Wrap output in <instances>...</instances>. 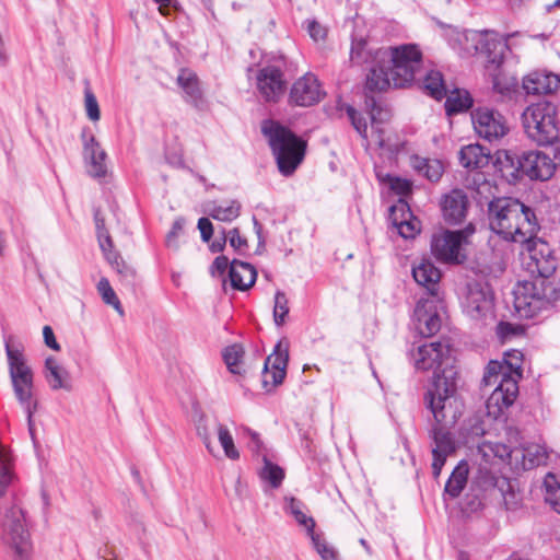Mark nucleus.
<instances>
[{"label": "nucleus", "instance_id": "1", "mask_svg": "<svg viewBox=\"0 0 560 560\" xmlns=\"http://www.w3.org/2000/svg\"><path fill=\"white\" fill-rule=\"evenodd\" d=\"M456 371L436 374L424 402L433 415L434 425L430 430L432 445V474L438 478L446 458L455 453L456 443L450 431L463 415L464 405L456 396Z\"/></svg>", "mask_w": 560, "mask_h": 560}, {"label": "nucleus", "instance_id": "2", "mask_svg": "<svg viewBox=\"0 0 560 560\" xmlns=\"http://www.w3.org/2000/svg\"><path fill=\"white\" fill-rule=\"evenodd\" d=\"M524 244H527L530 253L532 262L528 268L533 279L516 284L513 291L514 307L521 317L532 318L555 299L556 288L550 277L555 273L559 259L549 245L537 235L532 242Z\"/></svg>", "mask_w": 560, "mask_h": 560}, {"label": "nucleus", "instance_id": "3", "mask_svg": "<svg viewBox=\"0 0 560 560\" xmlns=\"http://www.w3.org/2000/svg\"><path fill=\"white\" fill-rule=\"evenodd\" d=\"M488 221L492 232L505 241L521 243L532 242L540 230L535 211L511 197L488 200Z\"/></svg>", "mask_w": 560, "mask_h": 560}, {"label": "nucleus", "instance_id": "4", "mask_svg": "<svg viewBox=\"0 0 560 560\" xmlns=\"http://www.w3.org/2000/svg\"><path fill=\"white\" fill-rule=\"evenodd\" d=\"M523 353L511 350L504 353L503 361H490L486 366L482 382L486 386L497 384L487 400L488 413L500 417L504 409L512 406L518 395V380L522 378Z\"/></svg>", "mask_w": 560, "mask_h": 560}, {"label": "nucleus", "instance_id": "5", "mask_svg": "<svg viewBox=\"0 0 560 560\" xmlns=\"http://www.w3.org/2000/svg\"><path fill=\"white\" fill-rule=\"evenodd\" d=\"M261 131L268 139L279 172L283 176L292 175L304 160L306 142L290 129L271 120L262 124Z\"/></svg>", "mask_w": 560, "mask_h": 560}, {"label": "nucleus", "instance_id": "6", "mask_svg": "<svg viewBox=\"0 0 560 560\" xmlns=\"http://www.w3.org/2000/svg\"><path fill=\"white\" fill-rule=\"evenodd\" d=\"M1 541L7 546L14 560H31L32 542L27 529L26 516L18 502L3 508L1 521Z\"/></svg>", "mask_w": 560, "mask_h": 560}, {"label": "nucleus", "instance_id": "7", "mask_svg": "<svg viewBox=\"0 0 560 560\" xmlns=\"http://www.w3.org/2000/svg\"><path fill=\"white\" fill-rule=\"evenodd\" d=\"M374 57L380 63H387L390 68L395 88L409 85L422 65V54L415 44L378 48Z\"/></svg>", "mask_w": 560, "mask_h": 560}, {"label": "nucleus", "instance_id": "8", "mask_svg": "<svg viewBox=\"0 0 560 560\" xmlns=\"http://www.w3.org/2000/svg\"><path fill=\"white\" fill-rule=\"evenodd\" d=\"M557 108L550 102L529 105L522 115L523 127L527 137L538 145L555 143L559 137Z\"/></svg>", "mask_w": 560, "mask_h": 560}, {"label": "nucleus", "instance_id": "9", "mask_svg": "<svg viewBox=\"0 0 560 560\" xmlns=\"http://www.w3.org/2000/svg\"><path fill=\"white\" fill-rule=\"evenodd\" d=\"M415 366L417 370H433V378L443 375L445 371H455L453 363V349L447 342L434 341L419 346L413 353Z\"/></svg>", "mask_w": 560, "mask_h": 560}, {"label": "nucleus", "instance_id": "10", "mask_svg": "<svg viewBox=\"0 0 560 560\" xmlns=\"http://www.w3.org/2000/svg\"><path fill=\"white\" fill-rule=\"evenodd\" d=\"M464 232L442 231L432 235L431 253L440 261L462 264L466 255L462 252Z\"/></svg>", "mask_w": 560, "mask_h": 560}, {"label": "nucleus", "instance_id": "11", "mask_svg": "<svg viewBox=\"0 0 560 560\" xmlns=\"http://www.w3.org/2000/svg\"><path fill=\"white\" fill-rule=\"evenodd\" d=\"M471 120L476 133L489 142L501 139L509 131L505 118L499 112L487 107L472 110Z\"/></svg>", "mask_w": 560, "mask_h": 560}, {"label": "nucleus", "instance_id": "12", "mask_svg": "<svg viewBox=\"0 0 560 560\" xmlns=\"http://www.w3.org/2000/svg\"><path fill=\"white\" fill-rule=\"evenodd\" d=\"M290 342L287 338L280 339L270 355L267 357L262 370V384L278 386L282 384L289 361Z\"/></svg>", "mask_w": 560, "mask_h": 560}, {"label": "nucleus", "instance_id": "13", "mask_svg": "<svg viewBox=\"0 0 560 560\" xmlns=\"http://www.w3.org/2000/svg\"><path fill=\"white\" fill-rule=\"evenodd\" d=\"M257 88L267 102H277L285 91V81L280 69L268 66L258 71Z\"/></svg>", "mask_w": 560, "mask_h": 560}, {"label": "nucleus", "instance_id": "14", "mask_svg": "<svg viewBox=\"0 0 560 560\" xmlns=\"http://www.w3.org/2000/svg\"><path fill=\"white\" fill-rule=\"evenodd\" d=\"M322 96L320 85L312 73L298 79L290 91V102L298 106H312L318 103Z\"/></svg>", "mask_w": 560, "mask_h": 560}, {"label": "nucleus", "instance_id": "15", "mask_svg": "<svg viewBox=\"0 0 560 560\" xmlns=\"http://www.w3.org/2000/svg\"><path fill=\"white\" fill-rule=\"evenodd\" d=\"M522 163L523 175L536 180L549 179L556 170L555 162L540 151L523 152Z\"/></svg>", "mask_w": 560, "mask_h": 560}, {"label": "nucleus", "instance_id": "16", "mask_svg": "<svg viewBox=\"0 0 560 560\" xmlns=\"http://www.w3.org/2000/svg\"><path fill=\"white\" fill-rule=\"evenodd\" d=\"M5 353L11 382L33 380V371L26 363L22 343L9 339L5 342Z\"/></svg>", "mask_w": 560, "mask_h": 560}, {"label": "nucleus", "instance_id": "17", "mask_svg": "<svg viewBox=\"0 0 560 560\" xmlns=\"http://www.w3.org/2000/svg\"><path fill=\"white\" fill-rule=\"evenodd\" d=\"M417 330L424 337L436 334L441 328V317L432 301H419L415 308Z\"/></svg>", "mask_w": 560, "mask_h": 560}, {"label": "nucleus", "instance_id": "18", "mask_svg": "<svg viewBox=\"0 0 560 560\" xmlns=\"http://www.w3.org/2000/svg\"><path fill=\"white\" fill-rule=\"evenodd\" d=\"M83 156L88 164V173L92 177L101 178L106 175V152L100 147L93 135L89 138L84 137Z\"/></svg>", "mask_w": 560, "mask_h": 560}, {"label": "nucleus", "instance_id": "19", "mask_svg": "<svg viewBox=\"0 0 560 560\" xmlns=\"http://www.w3.org/2000/svg\"><path fill=\"white\" fill-rule=\"evenodd\" d=\"M560 86V79L551 72L534 71L523 79L526 94H550Z\"/></svg>", "mask_w": 560, "mask_h": 560}, {"label": "nucleus", "instance_id": "20", "mask_svg": "<svg viewBox=\"0 0 560 560\" xmlns=\"http://www.w3.org/2000/svg\"><path fill=\"white\" fill-rule=\"evenodd\" d=\"M412 214L406 202H399L390 207L389 218L397 232L404 238L415 237L419 231V221L411 219Z\"/></svg>", "mask_w": 560, "mask_h": 560}, {"label": "nucleus", "instance_id": "21", "mask_svg": "<svg viewBox=\"0 0 560 560\" xmlns=\"http://www.w3.org/2000/svg\"><path fill=\"white\" fill-rule=\"evenodd\" d=\"M468 199L462 189H454L444 197L442 210L444 218L450 223H459L466 215Z\"/></svg>", "mask_w": 560, "mask_h": 560}, {"label": "nucleus", "instance_id": "22", "mask_svg": "<svg viewBox=\"0 0 560 560\" xmlns=\"http://www.w3.org/2000/svg\"><path fill=\"white\" fill-rule=\"evenodd\" d=\"M412 277L415 281L424 287L431 295L438 294L441 271L428 259H422L412 267Z\"/></svg>", "mask_w": 560, "mask_h": 560}, {"label": "nucleus", "instance_id": "23", "mask_svg": "<svg viewBox=\"0 0 560 560\" xmlns=\"http://www.w3.org/2000/svg\"><path fill=\"white\" fill-rule=\"evenodd\" d=\"M229 278L233 289L245 291L255 283L257 272L250 264L234 259L230 264Z\"/></svg>", "mask_w": 560, "mask_h": 560}, {"label": "nucleus", "instance_id": "24", "mask_svg": "<svg viewBox=\"0 0 560 560\" xmlns=\"http://www.w3.org/2000/svg\"><path fill=\"white\" fill-rule=\"evenodd\" d=\"M44 375L52 390L70 392L72 389L70 373L52 357L45 360Z\"/></svg>", "mask_w": 560, "mask_h": 560}, {"label": "nucleus", "instance_id": "25", "mask_svg": "<svg viewBox=\"0 0 560 560\" xmlns=\"http://www.w3.org/2000/svg\"><path fill=\"white\" fill-rule=\"evenodd\" d=\"M497 486V478L486 467H479L471 479V490L476 491L475 499L468 503L470 511H477L482 506L479 493L487 492L494 489Z\"/></svg>", "mask_w": 560, "mask_h": 560}, {"label": "nucleus", "instance_id": "26", "mask_svg": "<svg viewBox=\"0 0 560 560\" xmlns=\"http://www.w3.org/2000/svg\"><path fill=\"white\" fill-rule=\"evenodd\" d=\"M177 84L184 91L185 101L195 107H199L202 103V92L197 74L189 69H180Z\"/></svg>", "mask_w": 560, "mask_h": 560}, {"label": "nucleus", "instance_id": "27", "mask_svg": "<svg viewBox=\"0 0 560 560\" xmlns=\"http://www.w3.org/2000/svg\"><path fill=\"white\" fill-rule=\"evenodd\" d=\"M489 150L478 143L465 145L459 151V163L465 168H482L489 164Z\"/></svg>", "mask_w": 560, "mask_h": 560}, {"label": "nucleus", "instance_id": "28", "mask_svg": "<svg viewBox=\"0 0 560 560\" xmlns=\"http://www.w3.org/2000/svg\"><path fill=\"white\" fill-rule=\"evenodd\" d=\"M16 399L27 413V422L31 434H33V413L36 411L37 402L33 399V380L11 382Z\"/></svg>", "mask_w": 560, "mask_h": 560}, {"label": "nucleus", "instance_id": "29", "mask_svg": "<svg viewBox=\"0 0 560 560\" xmlns=\"http://www.w3.org/2000/svg\"><path fill=\"white\" fill-rule=\"evenodd\" d=\"M492 307L491 298L479 288H470L466 301V312L475 319L485 317Z\"/></svg>", "mask_w": 560, "mask_h": 560}, {"label": "nucleus", "instance_id": "30", "mask_svg": "<svg viewBox=\"0 0 560 560\" xmlns=\"http://www.w3.org/2000/svg\"><path fill=\"white\" fill-rule=\"evenodd\" d=\"M370 65H372V67L366 77V90L371 92H382L393 85L392 70L387 63L374 61Z\"/></svg>", "mask_w": 560, "mask_h": 560}, {"label": "nucleus", "instance_id": "31", "mask_svg": "<svg viewBox=\"0 0 560 560\" xmlns=\"http://www.w3.org/2000/svg\"><path fill=\"white\" fill-rule=\"evenodd\" d=\"M497 164L502 176L509 182H516L523 176L522 154L504 151L498 154Z\"/></svg>", "mask_w": 560, "mask_h": 560}, {"label": "nucleus", "instance_id": "32", "mask_svg": "<svg viewBox=\"0 0 560 560\" xmlns=\"http://www.w3.org/2000/svg\"><path fill=\"white\" fill-rule=\"evenodd\" d=\"M106 260L115 268L122 285L135 292L138 282L135 268L128 265L117 252L106 253Z\"/></svg>", "mask_w": 560, "mask_h": 560}, {"label": "nucleus", "instance_id": "33", "mask_svg": "<svg viewBox=\"0 0 560 560\" xmlns=\"http://www.w3.org/2000/svg\"><path fill=\"white\" fill-rule=\"evenodd\" d=\"M492 77L493 90L503 97H511L517 91L518 81L515 77L506 74L499 67L497 70L490 68L488 70Z\"/></svg>", "mask_w": 560, "mask_h": 560}, {"label": "nucleus", "instance_id": "34", "mask_svg": "<svg viewBox=\"0 0 560 560\" xmlns=\"http://www.w3.org/2000/svg\"><path fill=\"white\" fill-rule=\"evenodd\" d=\"M445 112L448 116L464 112L472 106V98L465 90L455 89L445 95Z\"/></svg>", "mask_w": 560, "mask_h": 560}, {"label": "nucleus", "instance_id": "35", "mask_svg": "<svg viewBox=\"0 0 560 560\" xmlns=\"http://www.w3.org/2000/svg\"><path fill=\"white\" fill-rule=\"evenodd\" d=\"M468 472L469 469L467 463H459L453 470L445 485V493H447L451 498H457L467 483Z\"/></svg>", "mask_w": 560, "mask_h": 560}, {"label": "nucleus", "instance_id": "36", "mask_svg": "<svg viewBox=\"0 0 560 560\" xmlns=\"http://www.w3.org/2000/svg\"><path fill=\"white\" fill-rule=\"evenodd\" d=\"M483 421L478 416H472L466 419L459 429L460 441L468 445L475 442L485 434Z\"/></svg>", "mask_w": 560, "mask_h": 560}, {"label": "nucleus", "instance_id": "37", "mask_svg": "<svg viewBox=\"0 0 560 560\" xmlns=\"http://www.w3.org/2000/svg\"><path fill=\"white\" fill-rule=\"evenodd\" d=\"M509 37L510 35L504 38V42L497 39H486L483 42L481 49L487 55V70H490V68L497 70L499 67H501L503 62V51L506 47V40Z\"/></svg>", "mask_w": 560, "mask_h": 560}, {"label": "nucleus", "instance_id": "38", "mask_svg": "<svg viewBox=\"0 0 560 560\" xmlns=\"http://www.w3.org/2000/svg\"><path fill=\"white\" fill-rule=\"evenodd\" d=\"M378 49L373 50L364 38H353L350 51V60L355 65L371 63L377 61L374 57Z\"/></svg>", "mask_w": 560, "mask_h": 560}, {"label": "nucleus", "instance_id": "39", "mask_svg": "<svg viewBox=\"0 0 560 560\" xmlns=\"http://www.w3.org/2000/svg\"><path fill=\"white\" fill-rule=\"evenodd\" d=\"M285 502H287L285 511L288 513H290L301 526H304L307 534L310 536H312L315 533L314 532L315 521L313 520V517L307 516L304 513L303 502H301L300 500H296L293 497L285 498Z\"/></svg>", "mask_w": 560, "mask_h": 560}, {"label": "nucleus", "instance_id": "40", "mask_svg": "<svg viewBox=\"0 0 560 560\" xmlns=\"http://www.w3.org/2000/svg\"><path fill=\"white\" fill-rule=\"evenodd\" d=\"M423 88L436 101H441L446 95L445 83L440 71H429L424 78Z\"/></svg>", "mask_w": 560, "mask_h": 560}, {"label": "nucleus", "instance_id": "41", "mask_svg": "<svg viewBox=\"0 0 560 560\" xmlns=\"http://www.w3.org/2000/svg\"><path fill=\"white\" fill-rule=\"evenodd\" d=\"M241 212V203L236 200L214 205L210 210V217L222 222L235 220Z\"/></svg>", "mask_w": 560, "mask_h": 560}, {"label": "nucleus", "instance_id": "42", "mask_svg": "<svg viewBox=\"0 0 560 560\" xmlns=\"http://www.w3.org/2000/svg\"><path fill=\"white\" fill-rule=\"evenodd\" d=\"M413 167L431 182H436L443 174V165L438 160L417 158Z\"/></svg>", "mask_w": 560, "mask_h": 560}, {"label": "nucleus", "instance_id": "43", "mask_svg": "<svg viewBox=\"0 0 560 560\" xmlns=\"http://www.w3.org/2000/svg\"><path fill=\"white\" fill-rule=\"evenodd\" d=\"M192 421L195 423L197 435L202 440L205 446L210 453H213V445L211 442V431L208 428L205 413L199 407H194Z\"/></svg>", "mask_w": 560, "mask_h": 560}, {"label": "nucleus", "instance_id": "44", "mask_svg": "<svg viewBox=\"0 0 560 560\" xmlns=\"http://www.w3.org/2000/svg\"><path fill=\"white\" fill-rule=\"evenodd\" d=\"M218 440L224 451V454L228 458L232 460H236L240 458V452L235 447L233 436L228 429L222 423L217 424Z\"/></svg>", "mask_w": 560, "mask_h": 560}, {"label": "nucleus", "instance_id": "45", "mask_svg": "<svg viewBox=\"0 0 560 560\" xmlns=\"http://www.w3.org/2000/svg\"><path fill=\"white\" fill-rule=\"evenodd\" d=\"M264 464L260 477L268 481L272 488H279L284 479V470L271 463L266 456H264Z\"/></svg>", "mask_w": 560, "mask_h": 560}, {"label": "nucleus", "instance_id": "46", "mask_svg": "<svg viewBox=\"0 0 560 560\" xmlns=\"http://www.w3.org/2000/svg\"><path fill=\"white\" fill-rule=\"evenodd\" d=\"M13 479L10 457L7 450L0 445V497H2Z\"/></svg>", "mask_w": 560, "mask_h": 560}, {"label": "nucleus", "instance_id": "47", "mask_svg": "<svg viewBox=\"0 0 560 560\" xmlns=\"http://www.w3.org/2000/svg\"><path fill=\"white\" fill-rule=\"evenodd\" d=\"M244 355V349L241 345H232L224 349L223 351V360L229 369V371L233 374H240V363Z\"/></svg>", "mask_w": 560, "mask_h": 560}, {"label": "nucleus", "instance_id": "48", "mask_svg": "<svg viewBox=\"0 0 560 560\" xmlns=\"http://www.w3.org/2000/svg\"><path fill=\"white\" fill-rule=\"evenodd\" d=\"M97 291L101 294L104 303L113 306L118 312L119 315H124V310L121 307V304H120L115 291L113 290L108 279L101 278V280L97 283Z\"/></svg>", "mask_w": 560, "mask_h": 560}, {"label": "nucleus", "instance_id": "49", "mask_svg": "<svg viewBox=\"0 0 560 560\" xmlns=\"http://www.w3.org/2000/svg\"><path fill=\"white\" fill-rule=\"evenodd\" d=\"M365 105L370 112L371 125L375 128V125H382L387 121L390 117V113L387 108H383L375 100L374 96L365 97Z\"/></svg>", "mask_w": 560, "mask_h": 560}, {"label": "nucleus", "instance_id": "50", "mask_svg": "<svg viewBox=\"0 0 560 560\" xmlns=\"http://www.w3.org/2000/svg\"><path fill=\"white\" fill-rule=\"evenodd\" d=\"M497 335L498 338L502 341H509L512 340L515 337L523 336L525 332V327L520 324H513L509 322H500L497 325Z\"/></svg>", "mask_w": 560, "mask_h": 560}, {"label": "nucleus", "instance_id": "51", "mask_svg": "<svg viewBox=\"0 0 560 560\" xmlns=\"http://www.w3.org/2000/svg\"><path fill=\"white\" fill-rule=\"evenodd\" d=\"M289 314V301L282 291H277L275 295L273 306V320L277 326H282L285 323V317Z\"/></svg>", "mask_w": 560, "mask_h": 560}, {"label": "nucleus", "instance_id": "52", "mask_svg": "<svg viewBox=\"0 0 560 560\" xmlns=\"http://www.w3.org/2000/svg\"><path fill=\"white\" fill-rule=\"evenodd\" d=\"M478 452L486 458L488 462L491 456L499 457L503 459L506 456H510V452L505 445L499 443H490L483 442L478 444Z\"/></svg>", "mask_w": 560, "mask_h": 560}, {"label": "nucleus", "instance_id": "53", "mask_svg": "<svg viewBox=\"0 0 560 560\" xmlns=\"http://www.w3.org/2000/svg\"><path fill=\"white\" fill-rule=\"evenodd\" d=\"M348 118L351 121L353 128L358 131V133L366 139L368 138V124L365 118L352 106H347L346 108Z\"/></svg>", "mask_w": 560, "mask_h": 560}, {"label": "nucleus", "instance_id": "54", "mask_svg": "<svg viewBox=\"0 0 560 560\" xmlns=\"http://www.w3.org/2000/svg\"><path fill=\"white\" fill-rule=\"evenodd\" d=\"M523 458H528L533 466H538L547 460V453L540 445H529L523 450Z\"/></svg>", "mask_w": 560, "mask_h": 560}, {"label": "nucleus", "instance_id": "55", "mask_svg": "<svg viewBox=\"0 0 560 560\" xmlns=\"http://www.w3.org/2000/svg\"><path fill=\"white\" fill-rule=\"evenodd\" d=\"M84 103L88 117L92 121H97L101 117L97 100L90 89L84 91Z\"/></svg>", "mask_w": 560, "mask_h": 560}, {"label": "nucleus", "instance_id": "56", "mask_svg": "<svg viewBox=\"0 0 560 560\" xmlns=\"http://www.w3.org/2000/svg\"><path fill=\"white\" fill-rule=\"evenodd\" d=\"M185 220L183 218H178L174 221L171 231L166 235V245L170 248L178 249V237L184 231Z\"/></svg>", "mask_w": 560, "mask_h": 560}, {"label": "nucleus", "instance_id": "57", "mask_svg": "<svg viewBox=\"0 0 560 560\" xmlns=\"http://www.w3.org/2000/svg\"><path fill=\"white\" fill-rule=\"evenodd\" d=\"M310 537L323 560H338L337 552L326 542L322 541L319 535L314 533Z\"/></svg>", "mask_w": 560, "mask_h": 560}, {"label": "nucleus", "instance_id": "58", "mask_svg": "<svg viewBox=\"0 0 560 560\" xmlns=\"http://www.w3.org/2000/svg\"><path fill=\"white\" fill-rule=\"evenodd\" d=\"M546 502L560 514V486H550L546 482Z\"/></svg>", "mask_w": 560, "mask_h": 560}, {"label": "nucleus", "instance_id": "59", "mask_svg": "<svg viewBox=\"0 0 560 560\" xmlns=\"http://www.w3.org/2000/svg\"><path fill=\"white\" fill-rule=\"evenodd\" d=\"M371 138L378 148L392 150L389 140L385 138V129L381 125H375V128L371 125Z\"/></svg>", "mask_w": 560, "mask_h": 560}, {"label": "nucleus", "instance_id": "60", "mask_svg": "<svg viewBox=\"0 0 560 560\" xmlns=\"http://www.w3.org/2000/svg\"><path fill=\"white\" fill-rule=\"evenodd\" d=\"M96 229L100 246L106 256V253L114 252L112 237L106 229L100 226L98 220H96Z\"/></svg>", "mask_w": 560, "mask_h": 560}, {"label": "nucleus", "instance_id": "61", "mask_svg": "<svg viewBox=\"0 0 560 560\" xmlns=\"http://www.w3.org/2000/svg\"><path fill=\"white\" fill-rule=\"evenodd\" d=\"M390 189L400 196H406L411 191V184L407 179L398 177H388Z\"/></svg>", "mask_w": 560, "mask_h": 560}, {"label": "nucleus", "instance_id": "62", "mask_svg": "<svg viewBox=\"0 0 560 560\" xmlns=\"http://www.w3.org/2000/svg\"><path fill=\"white\" fill-rule=\"evenodd\" d=\"M198 229L203 242H209L213 235V225L208 218H200L198 220Z\"/></svg>", "mask_w": 560, "mask_h": 560}, {"label": "nucleus", "instance_id": "63", "mask_svg": "<svg viewBox=\"0 0 560 560\" xmlns=\"http://www.w3.org/2000/svg\"><path fill=\"white\" fill-rule=\"evenodd\" d=\"M228 240L230 242V245L235 248L236 250H240L242 247L247 246L246 238L242 237L240 235L238 229L234 228L226 234Z\"/></svg>", "mask_w": 560, "mask_h": 560}, {"label": "nucleus", "instance_id": "64", "mask_svg": "<svg viewBox=\"0 0 560 560\" xmlns=\"http://www.w3.org/2000/svg\"><path fill=\"white\" fill-rule=\"evenodd\" d=\"M307 32L314 40H320L326 37V30L316 21H310L307 23Z\"/></svg>", "mask_w": 560, "mask_h": 560}]
</instances>
